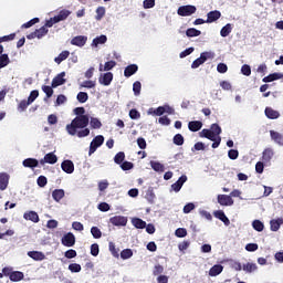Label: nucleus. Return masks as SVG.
Segmentation results:
<instances>
[{"instance_id":"obj_11","label":"nucleus","mask_w":283,"mask_h":283,"mask_svg":"<svg viewBox=\"0 0 283 283\" xmlns=\"http://www.w3.org/2000/svg\"><path fill=\"white\" fill-rule=\"evenodd\" d=\"M112 81H114V73L112 72H107L104 73L103 75H101L98 82L101 83V85H112Z\"/></svg>"},{"instance_id":"obj_19","label":"nucleus","mask_w":283,"mask_h":283,"mask_svg":"<svg viewBox=\"0 0 283 283\" xmlns=\"http://www.w3.org/2000/svg\"><path fill=\"white\" fill-rule=\"evenodd\" d=\"M136 72H138V65L136 64H130L128 66L125 67L124 70V76L126 78H129V76H134V74H136Z\"/></svg>"},{"instance_id":"obj_14","label":"nucleus","mask_w":283,"mask_h":283,"mask_svg":"<svg viewBox=\"0 0 283 283\" xmlns=\"http://www.w3.org/2000/svg\"><path fill=\"white\" fill-rule=\"evenodd\" d=\"M187 182V176L182 175L181 177H179V179L171 185V189L176 191V193H178V191H180L182 189V185H185Z\"/></svg>"},{"instance_id":"obj_59","label":"nucleus","mask_w":283,"mask_h":283,"mask_svg":"<svg viewBox=\"0 0 283 283\" xmlns=\"http://www.w3.org/2000/svg\"><path fill=\"white\" fill-rule=\"evenodd\" d=\"M36 98H39V91L38 90H34V91H31L29 97H28V101L29 103H34V101H36Z\"/></svg>"},{"instance_id":"obj_18","label":"nucleus","mask_w":283,"mask_h":283,"mask_svg":"<svg viewBox=\"0 0 283 283\" xmlns=\"http://www.w3.org/2000/svg\"><path fill=\"white\" fill-rule=\"evenodd\" d=\"M214 218H217L218 220H221V222H223V224L226 227H229V224H231V221L229 220V218L227 217V214H224V211L222 210H217L214 211Z\"/></svg>"},{"instance_id":"obj_6","label":"nucleus","mask_w":283,"mask_h":283,"mask_svg":"<svg viewBox=\"0 0 283 283\" xmlns=\"http://www.w3.org/2000/svg\"><path fill=\"white\" fill-rule=\"evenodd\" d=\"M109 222L113 227H127V217L115 216L109 219Z\"/></svg>"},{"instance_id":"obj_57","label":"nucleus","mask_w":283,"mask_h":283,"mask_svg":"<svg viewBox=\"0 0 283 283\" xmlns=\"http://www.w3.org/2000/svg\"><path fill=\"white\" fill-rule=\"evenodd\" d=\"M114 67H116V61H108L104 64V72H109V70H114Z\"/></svg>"},{"instance_id":"obj_48","label":"nucleus","mask_w":283,"mask_h":283,"mask_svg":"<svg viewBox=\"0 0 283 283\" xmlns=\"http://www.w3.org/2000/svg\"><path fill=\"white\" fill-rule=\"evenodd\" d=\"M124 160H125V153L124 151L117 153L114 157V163L116 165H122V163H124Z\"/></svg>"},{"instance_id":"obj_32","label":"nucleus","mask_w":283,"mask_h":283,"mask_svg":"<svg viewBox=\"0 0 283 283\" xmlns=\"http://www.w3.org/2000/svg\"><path fill=\"white\" fill-rule=\"evenodd\" d=\"M24 275L23 272L20 271H14L10 273V280L11 282H21V280H23Z\"/></svg>"},{"instance_id":"obj_23","label":"nucleus","mask_w":283,"mask_h":283,"mask_svg":"<svg viewBox=\"0 0 283 283\" xmlns=\"http://www.w3.org/2000/svg\"><path fill=\"white\" fill-rule=\"evenodd\" d=\"M280 78H283V73H272L263 77V83H273V81H280Z\"/></svg>"},{"instance_id":"obj_25","label":"nucleus","mask_w":283,"mask_h":283,"mask_svg":"<svg viewBox=\"0 0 283 283\" xmlns=\"http://www.w3.org/2000/svg\"><path fill=\"white\" fill-rule=\"evenodd\" d=\"M265 116L268 118H270L271 120H275L277 118H280V112L271 108V107H266L265 108Z\"/></svg>"},{"instance_id":"obj_50","label":"nucleus","mask_w":283,"mask_h":283,"mask_svg":"<svg viewBox=\"0 0 283 283\" xmlns=\"http://www.w3.org/2000/svg\"><path fill=\"white\" fill-rule=\"evenodd\" d=\"M132 255H134V252L132 251V249H125L120 252L122 260H129Z\"/></svg>"},{"instance_id":"obj_1","label":"nucleus","mask_w":283,"mask_h":283,"mask_svg":"<svg viewBox=\"0 0 283 283\" xmlns=\"http://www.w3.org/2000/svg\"><path fill=\"white\" fill-rule=\"evenodd\" d=\"M90 116H76L71 124L66 125V132L70 136H77V138H85L90 134Z\"/></svg>"},{"instance_id":"obj_30","label":"nucleus","mask_w":283,"mask_h":283,"mask_svg":"<svg viewBox=\"0 0 283 283\" xmlns=\"http://www.w3.org/2000/svg\"><path fill=\"white\" fill-rule=\"evenodd\" d=\"M70 56V51H62L59 56H56L54 59V62L57 64V65H61V63H63V61L67 60Z\"/></svg>"},{"instance_id":"obj_28","label":"nucleus","mask_w":283,"mask_h":283,"mask_svg":"<svg viewBox=\"0 0 283 283\" xmlns=\"http://www.w3.org/2000/svg\"><path fill=\"white\" fill-rule=\"evenodd\" d=\"M223 270L224 268L221 264H216L210 269L209 275L211 277H216L217 275H220V273H222Z\"/></svg>"},{"instance_id":"obj_61","label":"nucleus","mask_w":283,"mask_h":283,"mask_svg":"<svg viewBox=\"0 0 283 283\" xmlns=\"http://www.w3.org/2000/svg\"><path fill=\"white\" fill-rule=\"evenodd\" d=\"M99 248L97 243H93L91 245V255H93V258H97L98 253H99Z\"/></svg>"},{"instance_id":"obj_47","label":"nucleus","mask_w":283,"mask_h":283,"mask_svg":"<svg viewBox=\"0 0 283 283\" xmlns=\"http://www.w3.org/2000/svg\"><path fill=\"white\" fill-rule=\"evenodd\" d=\"M174 144L178 147L185 145V137L181 134H177L174 136Z\"/></svg>"},{"instance_id":"obj_51","label":"nucleus","mask_w":283,"mask_h":283,"mask_svg":"<svg viewBox=\"0 0 283 283\" xmlns=\"http://www.w3.org/2000/svg\"><path fill=\"white\" fill-rule=\"evenodd\" d=\"M103 17H105V7H98L96 9V15H95L96 21H101Z\"/></svg>"},{"instance_id":"obj_29","label":"nucleus","mask_w":283,"mask_h":283,"mask_svg":"<svg viewBox=\"0 0 283 283\" xmlns=\"http://www.w3.org/2000/svg\"><path fill=\"white\" fill-rule=\"evenodd\" d=\"M199 136L200 138H207L208 140H216V137L213 136V133L211 132V129L203 128L199 133Z\"/></svg>"},{"instance_id":"obj_4","label":"nucleus","mask_w":283,"mask_h":283,"mask_svg":"<svg viewBox=\"0 0 283 283\" xmlns=\"http://www.w3.org/2000/svg\"><path fill=\"white\" fill-rule=\"evenodd\" d=\"M196 6L187 4L178 8L177 13L179 17H191V14H196Z\"/></svg>"},{"instance_id":"obj_33","label":"nucleus","mask_w":283,"mask_h":283,"mask_svg":"<svg viewBox=\"0 0 283 283\" xmlns=\"http://www.w3.org/2000/svg\"><path fill=\"white\" fill-rule=\"evenodd\" d=\"M10 65V56H8L7 53L0 54V70H3V67H8Z\"/></svg>"},{"instance_id":"obj_42","label":"nucleus","mask_w":283,"mask_h":283,"mask_svg":"<svg viewBox=\"0 0 283 283\" xmlns=\"http://www.w3.org/2000/svg\"><path fill=\"white\" fill-rule=\"evenodd\" d=\"M30 105L32 104L29 102V99H22L18 105V111L25 112Z\"/></svg>"},{"instance_id":"obj_52","label":"nucleus","mask_w":283,"mask_h":283,"mask_svg":"<svg viewBox=\"0 0 283 283\" xmlns=\"http://www.w3.org/2000/svg\"><path fill=\"white\" fill-rule=\"evenodd\" d=\"M143 88V85L140 84L139 81H136L134 84H133V92L135 94V96H139L140 95V90Z\"/></svg>"},{"instance_id":"obj_5","label":"nucleus","mask_w":283,"mask_h":283,"mask_svg":"<svg viewBox=\"0 0 283 283\" xmlns=\"http://www.w3.org/2000/svg\"><path fill=\"white\" fill-rule=\"evenodd\" d=\"M61 242L63 247H74V244H76V237H74V233L69 232L63 235Z\"/></svg>"},{"instance_id":"obj_15","label":"nucleus","mask_w":283,"mask_h":283,"mask_svg":"<svg viewBox=\"0 0 283 283\" xmlns=\"http://www.w3.org/2000/svg\"><path fill=\"white\" fill-rule=\"evenodd\" d=\"M28 256L35 262H43V260H45V254L41 251H29Z\"/></svg>"},{"instance_id":"obj_63","label":"nucleus","mask_w":283,"mask_h":283,"mask_svg":"<svg viewBox=\"0 0 283 283\" xmlns=\"http://www.w3.org/2000/svg\"><path fill=\"white\" fill-rule=\"evenodd\" d=\"M38 187H45V185H48V177L45 176H40L36 180Z\"/></svg>"},{"instance_id":"obj_26","label":"nucleus","mask_w":283,"mask_h":283,"mask_svg":"<svg viewBox=\"0 0 283 283\" xmlns=\"http://www.w3.org/2000/svg\"><path fill=\"white\" fill-rule=\"evenodd\" d=\"M52 198L55 200V202H61L63 198H65V190L63 189H55L52 192Z\"/></svg>"},{"instance_id":"obj_38","label":"nucleus","mask_w":283,"mask_h":283,"mask_svg":"<svg viewBox=\"0 0 283 283\" xmlns=\"http://www.w3.org/2000/svg\"><path fill=\"white\" fill-rule=\"evenodd\" d=\"M200 34H202V32L196 28H190L186 31L188 38L200 36Z\"/></svg>"},{"instance_id":"obj_24","label":"nucleus","mask_w":283,"mask_h":283,"mask_svg":"<svg viewBox=\"0 0 283 283\" xmlns=\"http://www.w3.org/2000/svg\"><path fill=\"white\" fill-rule=\"evenodd\" d=\"M188 129L190 132H200L202 129V122L192 120L188 123Z\"/></svg>"},{"instance_id":"obj_17","label":"nucleus","mask_w":283,"mask_h":283,"mask_svg":"<svg viewBox=\"0 0 283 283\" xmlns=\"http://www.w3.org/2000/svg\"><path fill=\"white\" fill-rule=\"evenodd\" d=\"M72 11L63 9L59 12V14L54 15V21L61 23V21H65V19H67V17H70Z\"/></svg>"},{"instance_id":"obj_62","label":"nucleus","mask_w":283,"mask_h":283,"mask_svg":"<svg viewBox=\"0 0 283 283\" xmlns=\"http://www.w3.org/2000/svg\"><path fill=\"white\" fill-rule=\"evenodd\" d=\"M143 6L145 10H149L156 6V0H144Z\"/></svg>"},{"instance_id":"obj_60","label":"nucleus","mask_w":283,"mask_h":283,"mask_svg":"<svg viewBox=\"0 0 283 283\" xmlns=\"http://www.w3.org/2000/svg\"><path fill=\"white\" fill-rule=\"evenodd\" d=\"M129 118H132V120H138L140 113L136 108H133L129 111Z\"/></svg>"},{"instance_id":"obj_64","label":"nucleus","mask_w":283,"mask_h":283,"mask_svg":"<svg viewBox=\"0 0 283 283\" xmlns=\"http://www.w3.org/2000/svg\"><path fill=\"white\" fill-rule=\"evenodd\" d=\"M241 73L243 76H251V66L248 64L242 65Z\"/></svg>"},{"instance_id":"obj_12","label":"nucleus","mask_w":283,"mask_h":283,"mask_svg":"<svg viewBox=\"0 0 283 283\" xmlns=\"http://www.w3.org/2000/svg\"><path fill=\"white\" fill-rule=\"evenodd\" d=\"M87 43V36L76 35L71 40V45H76L77 48H83Z\"/></svg>"},{"instance_id":"obj_20","label":"nucleus","mask_w":283,"mask_h":283,"mask_svg":"<svg viewBox=\"0 0 283 283\" xmlns=\"http://www.w3.org/2000/svg\"><path fill=\"white\" fill-rule=\"evenodd\" d=\"M23 218H24V220H30L31 222H34V223H36V222H39V213H36V211H27V212H24V214H23Z\"/></svg>"},{"instance_id":"obj_16","label":"nucleus","mask_w":283,"mask_h":283,"mask_svg":"<svg viewBox=\"0 0 283 283\" xmlns=\"http://www.w3.org/2000/svg\"><path fill=\"white\" fill-rule=\"evenodd\" d=\"M220 17H222V13L220 11H218V10L210 11L207 14L206 23H213V22L218 21V19H220Z\"/></svg>"},{"instance_id":"obj_35","label":"nucleus","mask_w":283,"mask_h":283,"mask_svg":"<svg viewBox=\"0 0 283 283\" xmlns=\"http://www.w3.org/2000/svg\"><path fill=\"white\" fill-rule=\"evenodd\" d=\"M232 30H233V27L231 25V23H228L221 29L220 35L223 38H227L231 34Z\"/></svg>"},{"instance_id":"obj_21","label":"nucleus","mask_w":283,"mask_h":283,"mask_svg":"<svg viewBox=\"0 0 283 283\" xmlns=\"http://www.w3.org/2000/svg\"><path fill=\"white\" fill-rule=\"evenodd\" d=\"M22 165L29 169H34L35 167H39V160L34 158H27L22 161Z\"/></svg>"},{"instance_id":"obj_10","label":"nucleus","mask_w":283,"mask_h":283,"mask_svg":"<svg viewBox=\"0 0 283 283\" xmlns=\"http://www.w3.org/2000/svg\"><path fill=\"white\" fill-rule=\"evenodd\" d=\"M57 160L59 157H56L54 153H49L44 156V159L40 160V165H45V163H48V165H56Z\"/></svg>"},{"instance_id":"obj_31","label":"nucleus","mask_w":283,"mask_h":283,"mask_svg":"<svg viewBox=\"0 0 283 283\" xmlns=\"http://www.w3.org/2000/svg\"><path fill=\"white\" fill-rule=\"evenodd\" d=\"M104 43H107V35H99L93 39L92 45L94 48H98V45H103Z\"/></svg>"},{"instance_id":"obj_27","label":"nucleus","mask_w":283,"mask_h":283,"mask_svg":"<svg viewBox=\"0 0 283 283\" xmlns=\"http://www.w3.org/2000/svg\"><path fill=\"white\" fill-rule=\"evenodd\" d=\"M270 136L276 143V145H281L283 147V136L282 134L275 132V130H270Z\"/></svg>"},{"instance_id":"obj_49","label":"nucleus","mask_w":283,"mask_h":283,"mask_svg":"<svg viewBox=\"0 0 283 283\" xmlns=\"http://www.w3.org/2000/svg\"><path fill=\"white\" fill-rule=\"evenodd\" d=\"M49 30L45 27H42L40 29L35 30V36L36 39H43V36H45V34H48Z\"/></svg>"},{"instance_id":"obj_22","label":"nucleus","mask_w":283,"mask_h":283,"mask_svg":"<svg viewBox=\"0 0 283 283\" xmlns=\"http://www.w3.org/2000/svg\"><path fill=\"white\" fill-rule=\"evenodd\" d=\"M283 224V219L282 218H277V219H272L270 221V229L271 231H280V227H282Z\"/></svg>"},{"instance_id":"obj_44","label":"nucleus","mask_w":283,"mask_h":283,"mask_svg":"<svg viewBox=\"0 0 283 283\" xmlns=\"http://www.w3.org/2000/svg\"><path fill=\"white\" fill-rule=\"evenodd\" d=\"M252 227L254 231H259V232L264 231V223L258 219L252 222Z\"/></svg>"},{"instance_id":"obj_56","label":"nucleus","mask_w":283,"mask_h":283,"mask_svg":"<svg viewBox=\"0 0 283 283\" xmlns=\"http://www.w3.org/2000/svg\"><path fill=\"white\" fill-rule=\"evenodd\" d=\"M238 156H240L238 149H230L228 151V157L230 158V160H238Z\"/></svg>"},{"instance_id":"obj_8","label":"nucleus","mask_w":283,"mask_h":283,"mask_svg":"<svg viewBox=\"0 0 283 283\" xmlns=\"http://www.w3.org/2000/svg\"><path fill=\"white\" fill-rule=\"evenodd\" d=\"M10 185V175L8 172H0V191H6Z\"/></svg>"},{"instance_id":"obj_45","label":"nucleus","mask_w":283,"mask_h":283,"mask_svg":"<svg viewBox=\"0 0 283 283\" xmlns=\"http://www.w3.org/2000/svg\"><path fill=\"white\" fill-rule=\"evenodd\" d=\"M163 273H165V266L156 264L153 269V275L160 276L163 275Z\"/></svg>"},{"instance_id":"obj_43","label":"nucleus","mask_w":283,"mask_h":283,"mask_svg":"<svg viewBox=\"0 0 283 283\" xmlns=\"http://www.w3.org/2000/svg\"><path fill=\"white\" fill-rule=\"evenodd\" d=\"M150 167L154 171H165V165L159 161H150Z\"/></svg>"},{"instance_id":"obj_55","label":"nucleus","mask_w":283,"mask_h":283,"mask_svg":"<svg viewBox=\"0 0 283 283\" xmlns=\"http://www.w3.org/2000/svg\"><path fill=\"white\" fill-rule=\"evenodd\" d=\"M69 271H71V273H81V264H78V263H71L69 265Z\"/></svg>"},{"instance_id":"obj_37","label":"nucleus","mask_w":283,"mask_h":283,"mask_svg":"<svg viewBox=\"0 0 283 283\" xmlns=\"http://www.w3.org/2000/svg\"><path fill=\"white\" fill-rule=\"evenodd\" d=\"M271 158H273V149L266 148L263 150L262 159L264 163H270Z\"/></svg>"},{"instance_id":"obj_58","label":"nucleus","mask_w":283,"mask_h":283,"mask_svg":"<svg viewBox=\"0 0 283 283\" xmlns=\"http://www.w3.org/2000/svg\"><path fill=\"white\" fill-rule=\"evenodd\" d=\"M175 235L177 238H187V229L185 228H178L176 231H175Z\"/></svg>"},{"instance_id":"obj_46","label":"nucleus","mask_w":283,"mask_h":283,"mask_svg":"<svg viewBox=\"0 0 283 283\" xmlns=\"http://www.w3.org/2000/svg\"><path fill=\"white\" fill-rule=\"evenodd\" d=\"M91 233L93 238H95V240L103 238V232L101 231V229H98V227H92Z\"/></svg>"},{"instance_id":"obj_40","label":"nucleus","mask_w":283,"mask_h":283,"mask_svg":"<svg viewBox=\"0 0 283 283\" xmlns=\"http://www.w3.org/2000/svg\"><path fill=\"white\" fill-rule=\"evenodd\" d=\"M210 130L213 133L214 138H218L222 134V128L218 124H212Z\"/></svg>"},{"instance_id":"obj_36","label":"nucleus","mask_w":283,"mask_h":283,"mask_svg":"<svg viewBox=\"0 0 283 283\" xmlns=\"http://www.w3.org/2000/svg\"><path fill=\"white\" fill-rule=\"evenodd\" d=\"M132 222L136 229H145L147 227V222L143 221L140 218H135Z\"/></svg>"},{"instance_id":"obj_9","label":"nucleus","mask_w":283,"mask_h":283,"mask_svg":"<svg viewBox=\"0 0 283 283\" xmlns=\"http://www.w3.org/2000/svg\"><path fill=\"white\" fill-rule=\"evenodd\" d=\"M66 80H65V72H61L57 74L53 80H52V87H60V85H65Z\"/></svg>"},{"instance_id":"obj_39","label":"nucleus","mask_w":283,"mask_h":283,"mask_svg":"<svg viewBox=\"0 0 283 283\" xmlns=\"http://www.w3.org/2000/svg\"><path fill=\"white\" fill-rule=\"evenodd\" d=\"M90 125L92 129H101V127H103V123H101V120L96 117L91 118Z\"/></svg>"},{"instance_id":"obj_2","label":"nucleus","mask_w":283,"mask_h":283,"mask_svg":"<svg viewBox=\"0 0 283 283\" xmlns=\"http://www.w3.org/2000/svg\"><path fill=\"white\" fill-rule=\"evenodd\" d=\"M214 57H216V53H213V52H207V51L202 52L200 54V57L196 59L192 62L191 67H192V70H197V67L199 65H202V64H205L206 61H209V59L211 60V59H214Z\"/></svg>"},{"instance_id":"obj_53","label":"nucleus","mask_w":283,"mask_h":283,"mask_svg":"<svg viewBox=\"0 0 283 283\" xmlns=\"http://www.w3.org/2000/svg\"><path fill=\"white\" fill-rule=\"evenodd\" d=\"M88 98H90V95H87V93H85V92H80L77 94L78 103H87Z\"/></svg>"},{"instance_id":"obj_7","label":"nucleus","mask_w":283,"mask_h":283,"mask_svg":"<svg viewBox=\"0 0 283 283\" xmlns=\"http://www.w3.org/2000/svg\"><path fill=\"white\" fill-rule=\"evenodd\" d=\"M217 200L221 207L233 206V198H231L229 195H218Z\"/></svg>"},{"instance_id":"obj_34","label":"nucleus","mask_w":283,"mask_h":283,"mask_svg":"<svg viewBox=\"0 0 283 283\" xmlns=\"http://www.w3.org/2000/svg\"><path fill=\"white\" fill-rule=\"evenodd\" d=\"M242 270L245 271V273H253V271H258V265L255 263H245L242 265Z\"/></svg>"},{"instance_id":"obj_13","label":"nucleus","mask_w":283,"mask_h":283,"mask_svg":"<svg viewBox=\"0 0 283 283\" xmlns=\"http://www.w3.org/2000/svg\"><path fill=\"white\" fill-rule=\"evenodd\" d=\"M61 167L65 174H74V163L72 160L66 159L62 161Z\"/></svg>"},{"instance_id":"obj_3","label":"nucleus","mask_w":283,"mask_h":283,"mask_svg":"<svg viewBox=\"0 0 283 283\" xmlns=\"http://www.w3.org/2000/svg\"><path fill=\"white\" fill-rule=\"evenodd\" d=\"M105 143V137L103 135H97L93 138L90 145L88 156H92Z\"/></svg>"},{"instance_id":"obj_54","label":"nucleus","mask_w":283,"mask_h":283,"mask_svg":"<svg viewBox=\"0 0 283 283\" xmlns=\"http://www.w3.org/2000/svg\"><path fill=\"white\" fill-rule=\"evenodd\" d=\"M39 18H33L30 21H28L27 23L22 24V29H28V28H32V25H36V23H39Z\"/></svg>"},{"instance_id":"obj_41","label":"nucleus","mask_w":283,"mask_h":283,"mask_svg":"<svg viewBox=\"0 0 283 283\" xmlns=\"http://www.w3.org/2000/svg\"><path fill=\"white\" fill-rule=\"evenodd\" d=\"M54 87L48 86V85H42V92H44V94H46V98H52L53 94H54Z\"/></svg>"}]
</instances>
